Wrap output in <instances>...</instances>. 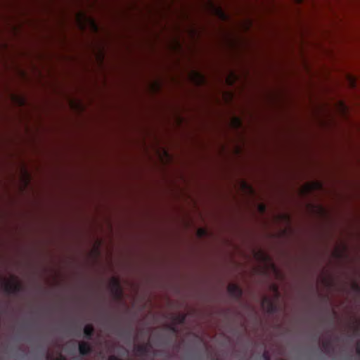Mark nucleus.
Instances as JSON below:
<instances>
[{
    "mask_svg": "<svg viewBox=\"0 0 360 360\" xmlns=\"http://www.w3.org/2000/svg\"><path fill=\"white\" fill-rule=\"evenodd\" d=\"M4 291L8 294H17L22 290V285L18 282H4L2 284Z\"/></svg>",
    "mask_w": 360,
    "mask_h": 360,
    "instance_id": "1",
    "label": "nucleus"
},
{
    "mask_svg": "<svg viewBox=\"0 0 360 360\" xmlns=\"http://www.w3.org/2000/svg\"><path fill=\"white\" fill-rule=\"evenodd\" d=\"M262 307L266 309L267 313L274 314L278 311L276 303L267 297H264L262 301Z\"/></svg>",
    "mask_w": 360,
    "mask_h": 360,
    "instance_id": "2",
    "label": "nucleus"
},
{
    "mask_svg": "<svg viewBox=\"0 0 360 360\" xmlns=\"http://www.w3.org/2000/svg\"><path fill=\"white\" fill-rule=\"evenodd\" d=\"M227 291L234 299L238 300L243 295V290L236 284L231 283L227 287Z\"/></svg>",
    "mask_w": 360,
    "mask_h": 360,
    "instance_id": "3",
    "label": "nucleus"
},
{
    "mask_svg": "<svg viewBox=\"0 0 360 360\" xmlns=\"http://www.w3.org/2000/svg\"><path fill=\"white\" fill-rule=\"evenodd\" d=\"M150 347L151 345L150 343L147 342L136 345L135 347V351L138 356H145L150 352Z\"/></svg>",
    "mask_w": 360,
    "mask_h": 360,
    "instance_id": "4",
    "label": "nucleus"
},
{
    "mask_svg": "<svg viewBox=\"0 0 360 360\" xmlns=\"http://www.w3.org/2000/svg\"><path fill=\"white\" fill-rule=\"evenodd\" d=\"M78 349L79 354L82 356L88 355L92 351L90 344L87 342H79Z\"/></svg>",
    "mask_w": 360,
    "mask_h": 360,
    "instance_id": "5",
    "label": "nucleus"
},
{
    "mask_svg": "<svg viewBox=\"0 0 360 360\" xmlns=\"http://www.w3.org/2000/svg\"><path fill=\"white\" fill-rule=\"evenodd\" d=\"M94 328L91 324H87L84 328V335L86 340H91L94 335Z\"/></svg>",
    "mask_w": 360,
    "mask_h": 360,
    "instance_id": "6",
    "label": "nucleus"
},
{
    "mask_svg": "<svg viewBox=\"0 0 360 360\" xmlns=\"http://www.w3.org/2000/svg\"><path fill=\"white\" fill-rule=\"evenodd\" d=\"M112 291H113V293L115 294V297H117V298L122 297V290L120 287V282L117 279H114V281L112 282Z\"/></svg>",
    "mask_w": 360,
    "mask_h": 360,
    "instance_id": "7",
    "label": "nucleus"
},
{
    "mask_svg": "<svg viewBox=\"0 0 360 360\" xmlns=\"http://www.w3.org/2000/svg\"><path fill=\"white\" fill-rule=\"evenodd\" d=\"M193 78L195 79V83L198 85H202L205 82V78L202 74L198 71H194L193 72Z\"/></svg>",
    "mask_w": 360,
    "mask_h": 360,
    "instance_id": "8",
    "label": "nucleus"
},
{
    "mask_svg": "<svg viewBox=\"0 0 360 360\" xmlns=\"http://www.w3.org/2000/svg\"><path fill=\"white\" fill-rule=\"evenodd\" d=\"M217 12L221 19L225 20L226 18V13L223 11V10L221 8H217Z\"/></svg>",
    "mask_w": 360,
    "mask_h": 360,
    "instance_id": "9",
    "label": "nucleus"
},
{
    "mask_svg": "<svg viewBox=\"0 0 360 360\" xmlns=\"http://www.w3.org/2000/svg\"><path fill=\"white\" fill-rule=\"evenodd\" d=\"M186 319V316L184 315H179L175 316V320L178 321L179 323H184Z\"/></svg>",
    "mask_w": 360,
    "mask_h": 360,
    "instance_id": "10",
    "label": "nucleus"
},
{
    "mask_svg": "<svg viewBox=\"0 0 360 360\" xmlns=\"http://www.w3.org/2000/svg\"><path fill=\"white\" fill-rule=\"evenodd\" d=\"M233 122L236 127H239L241 125V121L238 117H235L233 119Z\"/></svg>",
    "mask_w": 360,
    "mask_h": 360,
    "instance_id": "11",
    "label": "nucleus"
},
{
    "mask_svg": "<svg viewBox=\"0 0 360 360\" xmlns=\"http://www.w3.org/2000/svg\"><path fill=\"white\" fill-rule=\"evenodd\" d=\"M322 346L325 349H328L330 347V341L323 342L322 344Z\"/></svg>",
    "mask_w": 360,
    "mask_h": 360,
    "instance_id": "12",
    "label": "nucleus"
},
{
    "mask_svg": "<svg viewBox=\"0 0 360 360\" xmlns=\"http://www.w3.org/2000/svg\"><path fill=\"white\" fill-rule=\"evenodd\" d=\"M168 329L172 331V333H176L177 332V329H176V327L174 325H169L168 326Z\"/></svg>",
    "mask_w": 360,
    "mask_h": 360,
    "instance_id": "13",
    "label": "nucleus"
},
{
    "mask_svg": "<svg viewBox=\"0 0 360 360\" xmlns=\"http://www.w3.org/2000/svg\"><path fill=\"white\" fill-rule=\"evenodd\" d=\"M262 357H263L264 360H271L269 353L266 351L264 352V353L262 354Z\"/></svg>",
    "mask_w": 360,
    "mask_h": 360,
    "instance_id": "14",
    "label": "nucleus"
},
{
    "mask_svg": "<svg viewBox=\"0 0 360 360\" xmlns=\"http://www.w3.org/2000/svg\"><path fill=\"white\" fill-rule=\"evenodd\" d=\"M356 353L360 356V340L356 344Z\"/></svg>",
    "mask_w": 360,
    "mask_h": 360,
    "instance_id": "15",
    "label": "nucleus"
},
{
    "mask_svg": "<svg viewBox=\"0 0 360 360\" xmlns=\"http://www.w3.org/2000/svg\"><path fill=\"white\" fill-rule=\"evenodd\" d=\"M198 233L200 236H202L206 233V231L202 229H200L198 230Z\"/></svg>",
    "mask_w": 360,
    "mask_h": 360,
    "instance_id": "16",
    "label": "nucleus"
},
{
    "mask_svg": "<svg viewBox=\"0 0 360 360\" xmlns=\"http://www.w3.org/2000/svg\"><path fill=\"white\" fill-rule=\"evenodd\" d=\"M259 209H260L261 212H264L265 211V206L262 205H260Z\"/></svg>",
    "mask_w": 360,
    "mask_h": 360,
    "instance_id": "17",
    "label": "nucleus"
},
{
    "mask_svg": "<svg viewBox=\"0 0 360 360\" xmlns=\"http://www.w3.org/2000/svg\"><path fill=\"white\" fill-rule=\"evenodd\" d=\"M56 360H67V359L63 356H60V358L57 359Z\"/></svg>",
    "mask_w": 360,
    "mask_h": 360,
    "instance_id": "18",
    "label": "nucleus"
},
{
    "mask_svg": "<svg viewBox=\"0 0 360 360\" xmlns=\"http://www.w3.org/2000/svg\"><path fill=\"white\" fill-rule=\"evenodd\" d=\"M351 80V83H352V85L354 86L355 85V80L352 78L350 79Z\"/></svg>",
    "mask_w": 360,
    "mask_h": 360,
    "instance_id": "19",
    "label": "nucleus"
},
{
    "mask_svg": "<svg viewBox=\"0 0 360 360\" xmlns=\"http://www.w3.org/2000/svg\"><path fill=\"white\" fill-rule=\"evenodd\" d=\"M260 256L263 257H266V255H264L262 252H259Z\"/></svg>",
    "mask_w": 360,
    "mask_h": 360,
    "instance_id": "20",
    "label": "nucleus"
},
{
    "mask_svg": "<svg viewBox=\"0 0 360 360\" xmlns=\"http://www.w3.org/2000/svg\"><path fill=\"white\" fill-rule=\"evenodd\" d=\"M93 24H94V26L95 27V28L96 29V28H97V27H96V25L95 24V22H93Z\"/></svg>",
    "mask_w": 360,
    "mask_h": 360,
    "instance_id": "21",
    "label": "nucleus"
},
{
    "mask_svg": "<svg viewBox=\"0 0 360 360\" xmlns=\"http://www.w3.org/2000/svg\"><path fill=\"white\" fill-rule=\"evenodd\" d=\"M297 1H298L299 2H302V0H297Z\"/></svg>",
    "mask_w": 360,
    "mask_h": 360,
    "instance_id": "22",
    "label": "nucleus"
}]
</instances>
